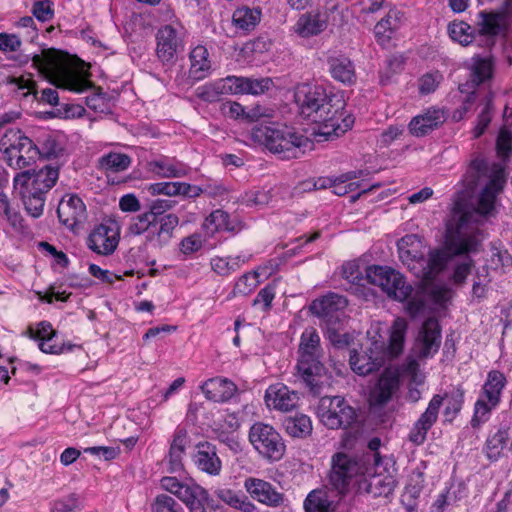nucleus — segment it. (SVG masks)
Returning <instances> with one entry per match:
<instances>
[{
  "label": "nucleus",
  "instance_id": "47",
  "mask_svg": "<svg viewBox=\"0 0 512 512\" xmlns=\"http://www.w3.org/2000/svg\"><path fill=\"white\" fill-rule=\"evenodd\" d=\"M100 166L114 173L126 170L131 164V157L124 153L110 152L99 160Z\"/></svg>",
  "mask_w": 512,
  "mask_h": 512
},
{
  "label": "nucleus",
  "instance_id": "18",
  "mask_svg": "<svg viewBox=\"0 0 512 512\" xmlns=\"http://www.w3.org/2000/svg\"><path fill=\"white\" fill-rule=\"evenodd\" d=\"M381 467L366 466L368 470L363 479L359 481L358 488L360 492H365L377 497H388L391 495L396 486V480L391 474H383L378 471Z\"/></svg>",
  "mask_w": 512,
  "mask_h": 512
},
{
  "label": "nucleus",
  "instance_id": "32",
  "mask_svg": "<svg viewBox=\"0 0 512 512\" xmlns=\"http://www.w3.org/2000/svg\"><path fill=\"white\" fill-rule=\"evenodd\" d=\"M189 442L190 438L187 430L183 427H177L169 448L168 471L170 473H177L183 470L182 458Z\"/></svg>",
  "mask_w": 512,
  "mask_h": 512
},
{
  "label": "nucleus",
  "instance_id": "8",
  "mask_svg": "<svg viewBox=\"0 0 512 512\" xmlns=\"http://www.w3.org/2000/svg\"><path fill=\"white\" fill-rule=\"evenodd\" d=\"M0 151L7 165L23 169L32 165L38 157V145L20 129H8L0 139Z\"/></svg>",
  "mask_w": 512,
  "mask_h": 512
},
{
  "label": "nucleus",
  "instance_id": "33",
  "mask_svg": "<svg viewBox=\"0 0 512 512\" xmlns=\"http://www.w3.org/2000/svg\"><path fill=\"white\" fill-rule=\"evenodd\" d=\"M233 94L260 95L268 91L273 81L271 78L254 79L249 77L231 76Z\"/></svg>",
  "mask_w": 512,
  "mask_h": 512
},
{
  "label": "nucleus",
  "instance_id": "64",
  "mask_svg": "<svg viewBox=\"0 0 512 512\" xmlns=\"http://www.w3.org/2000/svg\"><path fill=\"white\" fill-rule=\"evenodd\" d=\"M442 76L438 73H427L420 78L419 92L421 94H429L436 90Z\"/></svg>",
  "mask_w": 512,
  "mask_h": 512
},
{
  "label": "nucleus",
  "instance_id": "46",
  "mask_svg": "<svg viewBox=\"0 0 512 512\" xmlns=\"http://www.w3.org/2000/svg\"><path fill=\"white\" fill-rule=\"evenodd\" d=\"M331 501L322 489L312 490L304 500L305 512H329Z\"/></svg>",
  "mask_w": 512,
  "mask_h": 512
},
{
  "label": "nucleus",
  "instance_id": "41",
  "mask_svg": "<svg viewBox=\"0 0 512 512\" xmlns=\"http://www.w3.org/2000/svg\"><path fill=\"white\" fill-rule=\"evenodd\" d=\"M399 257L409 268V262L415 263L421 255L419 248L421 247V240L416 234H407L397 242Z\"/></svg>",
  "mask_w": 512,
  "mask_h": 512
},
{
  "label": "nucleus",
  "instance_id": "12",
  "mask_svg": "<svg viewBox=\"0 0 512 512\" xmlns=\"http://www.w3.org/2000/svg\"><path fill=\"white\" fill-rule=\"evenodd\" d=\"M366 280L381 287L389 298L399 302L407 300L413 291L401 273L387 266H368Z\"/></svg>",
  "mask_w": 512,
  "mask_h": 512
},
{
  "label": "nucleus",
  "instance_id": "61",
  "mask_svg": "<svg viewBox=\"0 0 512 512\" xmlns=\"http://www.w3.org/2000/svg\"><path fill=\"white\" fill-rule=\"evenodd\" d=\"M79 506V499L75 493L52 503L51 512H75Z\"/></svg>",
  "mask_w": 512,
  "mask_h": 512
},
{
  "label": "nucleus",
  "instance_id": "16",
  "mask_svg": "<svg viewBox=\"0 0 512 512\" xmlns=\"http://www.w3.org/2000/svg\"><path fill=\"white\" fill-rule=\"evenodd\" d=\"M347 306L345 297L335 293H329L317 298L309 305V311L321 319L326 326L337 325L343 316V309Z\"/></svg>",
  "mask_w": 512,
  "mask_h": 512
},
{
  "label": "nucleus",
  "instance_id": "36",
  "mask_svg": "<svg viewBox=\"0 0 512 512\" xmlns=\"http://www.w3.org/2000/svg\"><path fill=\"white\" fill-rule=\"evenodd\" d=\"M225 94H233L231 76L199 86L196 89V96L202 101L210 103L219 101L220 96Z\"/></svg>",
  "mask_w": 512,
  "mask_h": 512
},
{
  "label": "nucleus",
  "instance_id": "53",
  "mask_svg": "<svg viewBox=\"0 0 512 512\" xmlns=\"http://www.w3.org/2000/svg\"><path fill=\"white\" fill-rule=\"evenodd\" d=\"M227 221L228 213L222 209H217L206 217L203 228L206 230L207 234L214 235L218 231H224Z\"/></svg>",
  "mask_w": 512,
  "mask_h": 512
},
{
  "label": "nucleus",
  "instance_id": "60",
  "mask_svg": "<svg viewBox=\"0 0 512 512\" xmlns=\"http://www.w3.org/2000/svg\"><path fill=\"white\" fill-rule=\"evenodd\" d=\"M497 195L482 190L478 199L477 212L483 216L493 215Z\"/></svg>",
  "mask_w": 512,
  "mask_h": 512
},
{
  "label": "nucleus",
  "instance_id": "35",
  "mask_svg": "<svg viewBox=\"0 0 512 512\" xmlns=\"http://www.w3.org/2000/svg\"><path fill=\"white\" fill-rule=\"evenodd\" d=\"M209 53L205 46H196L189 54L190 68L189 78L193 81H200L206 78L211 71V62L209 60Z\"/></svg>",
  "mask_w": 512,
  "mask_h": 512
},
{
  "label": "nucleus",
  "instance_id": "19",
  "mask_svg": "<svg viewBox=\"0 0 512 512\" xmlns=\"http://www.w3.org/2000/svg\"><path fill=\"white\" fill-rule=\"evenodd\" d=\"M157 56L167 66H173L177 61V55L183 51L184 45L178 31L171 25H165L158 30Z\"/></svg>",
  "mask_w": 512,
  "mask_h": 512
},
{
  "label": "nucleus",
  "instance_id": "22",
  "mask_svg": "<svg viewBox=\"0 0 512 512\" xmlns=\"http://www.w3.org/2000/svg\"><path fill=\"white\" fill-rule=\"evenodd\" d=\"M298 392L290 390L286 385L277 383L270 385L265 392V402L268 407L280 411H290L297 406Z\"/></svg>",
  "mask_w": 512,
  "mask_h": 512
},
{
  "label": "nucleus",
  "instance_id": "5",
  "mask_svg": "<svg viewBox=\"0 0 512 512\" xmlns=\"http://www.w3.org/2000/svg\"><path fill=\"white\" fill-rule=\"evenodd\" d=\"M465 391L461 386L452 388L444 395L435 394L426 410L420 415L409 433V440L415 445H421L426 440L427 432L436 423L439 410L445 401L444 416L452 422L460 413L464 403Z\"/></svg>",
  "mask_w": 512,
  "mask_h": 512
},
{
  "label": "nucleus",
  "instance_id": "30",
  "mask_svg": "<svg viewBox=\"0 0 512 512\" xmlns=\"http://www.w3.org/2000/svg\"><path fill=\"white\" fill-rule=\"evenodd\" d=\"M478 16L480 18V36L486 37L487 46H493L495 43L494 37L506 27L505 14L504 12H487L483 10L478 13Z\"/></svg>",
  "mask_w": 512,
  "mask_h": 512
},
{
  "label": "nucleus",
  "instance_id": "59",
  "mask_svg": "<svg viewBox=\"0 0 512 512\" xmlns=\"http://www.w3.org/2000/svg\"><path fill=\"white\" fill-rule=\"evenodd\" d=\"M63 151L59 143L51 136H47L38 146V156L46 159L57 158Z\"/></svg>",
  "mask_w": 512,
  "mask_h": 512
},
{
  "label": "nucleus",
  "instance_id": "34",
  "mask_svg": "<svg viewBox=\"0 0 512 512\" xmlns=\"http://www.w3.org/2000/svg\"><path fill=\"white\" fill-rule=\"evenodd\" d=\"M295 27L301 37L318 35L327 28V16L319 12H307L299 17Z\"/></svg>",
  "mask_w": 512,
  "mask_h": 512
},
{
  "label": "nucleus",
  "instance_id": "9",
  "mask_svg": "<svg viewBox=\"0 0 512 512\" xmlns=\"http://www.w3.org/2000/svg\"><path fill=\"white\" fill-rule=\"evenodd\" d=\"M58 177V167L50 165H45L39 170H25L15 175L14 191L21 199L46 197V194L56 184Z\"/></svg>",
  "mask_w": 512,
  "mask_h": 512
},
{
  "label": "nucleus",
  "instance_id": "57",
  "mask_svg": "<svg viewBox=\"0 0 512 512\" xmlns=\"http://www.w3.org/2000/svg\"><path fill=\"white\" fill-rule=\"evenodd\" d=\"M32 15L40 22H48L55 15L54 2L52 0H37L32 5Z\"/></svg>",
  "mask_w": 512,
  "mask_h": 512
},
{
  "label": "nucleus",
  "instance_id": "23",
  "mask_svg": "<svg viewBox=\"0 0 512 512\" xmlns=\"http://www.w3.org/2000/svg\"><path fill=\"white\" fill-rule=\"evenodd\" d=\"M349 363L351 369L358 375L366 376L378 371L385 363V353L374 352L373 349L363 353L356 350L350 352Z\"/></svg>",
  "mask_w": 512,
  "mask_h": 512
},
{
  "label": "nucleus",
  "instance_id": "39",
  "mask_svg": "<svg viewBox=\"0 0 512 512\" xmlns=\"http://www.w3.org/2000/svg\"><path fill=\"white\" fill-rule=\"evenodd\" d=\"M282 425L289 436L299 439L309 437L313 430L311 419L305 414L287 416L283 419Z\"/></svg>",
  "mask_w": 512,
  "mask_h": 512
},
{
  "label": "nucleus",
  "instance_id": "56",
  "mask_svg": "<svg viewBox=\"0 0 512 512\" xmlns=\"http://www.w3.org/2000/svg\"><path fill=\"white\" fill-rule=\"evenodd\" d=\"M151 512H184V510L174 498L160 494L151 504Z\"/></svg>",
  "mask_w": 512,
  "mask_h": 512
},
{
  "label": "nucleus",
  "instance_id": "29",
  "mask_svg": "<svg viewBox=\"0 0 512 512\" xmlns=\"http://www.w3.org/2000/svg\"><path fill=\"white\" fill-rule=\"evenodd\" d=\"M444 122V116L441 110L430 108L423 114L412 118L408 127L412 135L423 137L437 129Z\"/></svg>",
  "mask_w": 512,
  "mask_h": 512
},
{
  "label": "nucleus",
  "instance_id": "26",
  "mask_svg": "<svg viewBox=\"0 0 512 512\" xmlns=\"http://www.w3.org/2000/svg\"><path fill=\"white\" fill-rule=\"evenodd\" d=\"M205 397L216 403L228 402L238 391L236 384L227 378L215 377L201 385Z\"/></svg>",
  "mask_w": 512,
  "mask_h": 512
},
{
  "label": "nucleus",
  "instance_id": "54",
  "mask_svg": "<svg viewBox=\"0 0 512 512\" xmlns=\"http://www.w3.org/2000/svg\"><path fill=\"white\" fill-rule=\"evenodd\" d=\"M258 272H248L243 274L235 283L233 288L234 295H248L258 284Z\"/></svg>",
  "mask_w": 512,
  "mask_h": 512
},
{
  "label": "nucleus",
  "instance_id": "28",
  "mask_svg": "<svg viewBox=\"0 0 512 512\" xmlns=\"http://www.w3.org/2000/svg\"><path fill=\"white\" fill-rule=\"evenodd\" d=\"M178 224L179 217L173 213L157 218V222H155L150 236H146V242L158 248L164 247L172 239L174 230Z\"/></svg>",
  "mask_w": 512,
  "mask_h": 512
},
{
  "label": "nucleus",
  "instance_id": "7",
  "mask_svg": "<svg viewBox=\"0 0 512 512\" xmlns=\"http://www.w3.org/2000/svg\"><path fill=\"white\" fill-rule=\"evenodd\" d=\"M486 177H489V181L482 190H487L495 195L502 192L506 183V173L504 168L499 164H493V167L490 169L487 159L481 154H476L470 161L466 173L461 181L464 188L457 191L454 198H457L459 193L463 192L466 200L469 202V198L477 187L479 181Z\"/></svg>",
  "mask_w": 512,
  "mask_h": 512
},
{
  "label": "nucleus",
  "instance_id": "38",
  "mask_svg": "<svg viewBox=\"0 0 512 512\" xmlns=\"http://www.w3.org/2000/svg\"><path fill=\"white\" fill-rule=\"evenodd\" d=\"M507 383L505 375L499 370L488 372L487 379L482 388V396L492 403L498 405L501 400V393Z\"/></svg>",
  "mask_w": 512,
  "mask_h": 512
},
{
  "label": "nucleus",
  "instance_id": "48",
  "mask_svg": "<svg viewBox=\"0 0 512 512\" xmlns=\"http://www.w3.org/2000/svg\"><path fill=\"white\" fill-rule=\"evenodd\" d=\"M250 257L251 256H248L247 258H241L240 256L234 258L216 257L211 260V267L217 274L221 276H228L240 268L241 262L245 263L250 259Z\"/></svg>",
  "mask_w": 512,
  "mask_h": 512
},
{
  "label": "nucleus",
  "instance_id": "24",
  "mask_svg": "<svg viewBox=\"0 0 512 512\" xmlns=\"http://www.w3.org/2000/svg\"><path fill=\"white\" fill-rule=\"evenodd\" d=\"M327 65L329 73L335 81L345 86H352L357 82L355 64L346 55L328 57Z\"/></svg>",
  "mask_w": 512,
  "mask_h": 512
},
{
  "label": "nucleus",
  "instance_id": "17",
  "mask_svg": "<svg viewBox=\"0 0 512 512\" xmlns=\"http://www.w3.org/2000/svg\"><path fill=\"white\" fill-rule=\"evenodd\" d=\"M450 255L440 249L431 250L427 257L423 253L415 263L409 262V270L418 278L433 281L446 268Z\"/></svg>",
  "mask_w": 512,
  "mask_h": 512
},
{
  "label": "nucleus",
  "instance_id": "11",
  "mask_svg": "<svg viewBox=\"0 0 512 512\" xmlns=\"http://www.w3.org/2000/svg\"><path fill=\"white\" fill-rule=\"evenodd\" d=\"M249 441L261 457L276 462L283 458L286 445L280 433L271 425L256 422L249 430Z\"/></svg>",
  "mask_w": 512,
  "mask_h": 512
},
{
  "label": "nucleus",
  "instance_id": "42",
  "mask_svg": "<svg viewBox=\"0 0 512 512\" xmlns=\"http://www.w3.org/2000/svg\"><path fill=\"white\" fill-rule=\"evenodd\" d=\"M407 326V321L404 318L398 317L394 320L389 336L388 351L390 356L396 357L402 352Z\"/></svg>",
  "mask_w": 512,
  "mask_h": 512
},
{
  "label": "nucleus",
  "instance_id": "62",
  "mask_svg": "<svg viewBox=\"0 0 512 512\" xmlns=\"http://www.w3.org/2000/svg\"><path fill=\"white\" fill-rule=\"evenodd\" d=\"M335 326L336 325L327 326L328 340L335 348L342 349L347 347L352 341V337L348 333H340Z\"/></svg>",
  "mask_w": 512,
  "mask_h": 512
},
{
  "label": "nucleus",
  "instance_id": "13",
  "mask_svg": "<svg viewBox=\"0 0 512 512\" xmlns=\"http://www.w3.org/2000/svg\"><path fill=\"white\" fill-rule=\"evenodd\" d=\"M320 421L329 429L347 428L356 419V412L341 396L322 397L317 407Z\"/></svg>",
  "mask_w": 512,
  "mask_h": 512
},
{
  "label": "nucleus",
  "instance_id": "31",
  "mask_svg": "<svg viewBox=\"0 0 512 512\" xmlns=\"http://www.w3.org/2000/svg\"><path fill=\"white\" fill-rule=\"evenodd\" d=\"M421 356L429 357L436 353L441 343V327L436 318L426 319L422 325L421 331Z\"/></svg>",
  "mask_w": 512,
  "mask_h": 512
},
{
  "label": "nucleus",
  "instance_id": "2",
  "mask_svg": "<svg viewBox=\"0 0 512 512\" xmlns=\"http://www.w3.org/2000/svg\"><path fill=\"white\" fill-rule=\"evenodd\" d=\"M44 60L52 74L56 76V86L76 93L92 89V94L86 97V105L95 112L104 113L110 108L111 97L108 93L96 87L93 82L81 72L70 68L63 53L57 49H49L44 53ZM36 64L43 62V57L34 58Z\"/></svg>",
  "mask_w": 512,
  "mask_h": 512
},
{
  "label": "nucleus",
  "instance_id": "50",
  "mask_svg": "<svg viewBox=\"0 0 512 512\" xmlns=\"http://www.w3.org/2000/svg\"><path fill=\"white\" fill-rule=\"evenodd\" d=\"M448 33L453 41L459 42L463 46L469 45L474 40L471 26L463 21L450 23Z\"/></svg>",
  "mask_w": 512,
  "mask_h": 512
},
{
  "label": "nucleus",
  "instance_id": "20",
  "mask_svg": "<svg viewBox=\"0 0 512 512\" xmlns=\"http://www.w3.org/2000/svg\"><path fill=\"white\" fill-rule=\"evenodd\" d=\"M57 216L63 225L74 229L85 221L86 206L78 195H66L59 202Z\"/></svg>",
  "mask_w": 512,
  "mask_h": 512
},
{
  "label": "nucleus",
  "instance_id": "55",
  "mask_svg": "<svg viewBox=\"0 0 512 512\" xmlns=\"http://www.w3.org/2000/svg\"><path fill=\"white\" fill-rule=\"evenodd\" d=\"M342 276L354 286L355 293L360 290L361 282L366 279V275L363 276L360 266L354 261L347 262L342 266Z\"/></svg>",
  "mask_w": 512,
  "mask_h": 512
},
{
  "label": "nucleus",
  "instance_id": "10",
  "mask_svg": "<svg viewBox=\"0 0 512 512\" xmlns=\"http://www.w3.org/2000/svg\"><path fill=\"white\" fill-rule=\"evenodd\" d=\"M469 70L468 80L459 85V91L466 93L467 97L461 107L454 112L453 117L455 119H461L462 116L471 109L472 104L478 98V86L492 80L494 75V61L491 57L475 56L472 58V64Z\"/></svg>",
  "mask_w": 512,
  "mask_h": 512
},
{
  "label": "nucleus",
  "instance_id": "49",
  "mask_svg": "<svg viewBox=\"0 0 512 512\" xmlns=\"http://www.w3.org/2000/svg\"><path fill=\"white\" fill-rule=\"evenodd\" d=\"M154 218L145 211L144 213L137 215L132 218L127 231L129 234L139 236L146 233V236H150L153 227L155 226Z\"/></svg>",
  "mask_w": 512,
  "mask_h": 512
},
{
  "label": "nucleus",
  "instance_id": "3",
  "mask_svg": "<svg viewBox=\"0 0 512 512\" xmlns=\"http://www.w3.org/2000/svg\"><path fill=\"white\" fill-rule=\"evenodd\" d=\"M251 135L255 142L282 160L300 158L313 146L309 137L297 128L279 122L255 125Z\"/></svg>",
  "mask_w": 512,
  "mask_h": 512
},
{
  "label": "nucleus",
  "instance_id": "21",
  "mask_svg": "<svg viewBox=\"0 0 512 512\" xmlns=\"http://www.w3.org/2000/svg\"><path fill=\"white\" fill-rule=\"evenodd\" d=\"M245 488L251 497L271 507L280 506L284 501V495L278 492L271 483L257 478H248Z\"/></svg>",
  "mask_w": 512,
  "mask_h": 512
},
{
  "label": "nucleus",
  "instance_id": "37",
  "mask_svg": "<svg viewBox=\"0 0 512 512\" xmlns=\"http://www.w3.org/2000/svg\"><path fill=\"white\" fill-rule=\"evenodd\" d=\"M261 16L262 11L259 7L242 6L233 12L232 22L237 29L247 33L256 28L260 23Z\"/></svg>",
  "mask_w": 512,
  "mask_h": 512
},
{
  "label": "nucleus",
  "instance_id": "25",
  "mask_svg": "<svg viewBox=\"0 0 512 512\" xmlns=\"http://www.w3.org/2000/svg\"><path fill=\"white\" fill-rule=\"evenodd\" d=\"M194 463L199 470L212 476L218 475L222 468V462L218 457L216 446L207 441L196 445Z\"/></svg>",
  "mask_w": 512,
  "mask_h": 512
},
{
  "label": "nucleus",
  "instance_id": "63",
  "mask_svg": "<svg viewBox=\"0 0 512 512\" xmlns=\"http://www.w3.org/2000/svg\"><path fill=\"white\" fill-rule=\"evenodd\" d=\"M222 111L232 119H248L253 120L256 114L251 115L245 111V108L237 102H225L222 104Z\"/></svg>",
  "mask_w": 512,
  "mask_h": 512
},
{
  "label": "nucleus",
  "instance_id": "6",
  "mask_svg": "<svg viewBox=\"0 0 512 512\" xmlns=\"http://www.w3.org/2000/svg\"><path fill=\"white\" fill-rule=\"evenodd\" d=\"M470 207L473 206L466 200L463 192L454 198L450 219L446 224L447 247L454 255L476 252L478 249L479 241L475 236L463 235V230L468 227L475 216V212Z\"/></svg>",
  "mask_w": 512,
  "mask_h": 512
},
{
  "label": "nucleus",
  "instance_id": "43",
  "mask_svg": "<svg viewBox=\"0 0 512 512\" xmlns=\"http://www.w3.org/2000/svg\"><path fill=\"white\" fill-rule=\"evenodd\" d=\"M152 171L164 178H180L188 174L189 168L180 162H171L168 158L150 163Z\"/></svg>",
  "mask_w": 512,
  "mask_h": 512
},
{
  "label": "nucleus",
  "instance_id": "27",
  "mask_svg": "<svg viewBox=\"0 0 512 512\" xmlns=\"http://www.w3.org/2000/svg\"><path fill=\"white\" fill-rule=\"evenodd\" d=\"M398 388V374L386 369L381 374L375 388L371 391L370 399L372 404L378 407L386 405Z\"/></svg>",
  "mask_w": 512,
  "mask_h": 512
},
{
  "label": "nucleus",
  "instance_id": "15",
  "mask_svg": "<svg viewBox=\"0 0 512 512\" xmlns=\"http://www.w3.org/2000/svg\"><path fill=\"white\" fill-rule=\"evenodd\" d=\"M119 243V227L109 221L94 227L87 238V246L99 255H111Z\"/></svg>",
  "mask_w": 512,
  "mask_h": 512
},
{
  "label": "nucleus",
  "instance_id": "40",
  "mask_svg": "<svg viewBox=\"0 0 512 512\" xmlns=\"http://www.w3.org/2000/svg\"><path fill=\"white\" fill-rule=\"evenodd\" d=\"M493 100L494 93L491 91V89H488L479 103V105L482 106V109L477 117L476 126L472 130L473 137L475 139L481 137L485 133L486 129L492 121L494 112Z\"/></svg>",
  "mask_w": 512,
  "mask_h": 512
},
{
  "label": "nucleus",
  "instance_id": "4",
  "mask_svg": "<svg viewBox=\"0 0 512 512\" xmlns=\"http://www.w3.org/2000/svg\"><path fill=\"white\" fill-rule=\"evenodd\" d=\"M296 364L297 375L313 396L330 384L331 376L322 362L323 349L320 336L314 327H307L301 334Z\"/></svg>",
  "mask_w": 512,
  "mask_h": 512
},
{
  "label": "nucleus",
  "instance_id": "52",
  "mask_svg": "<svg viewBox=\"0 0 512 512\" xmlns=\"http://www.w3.org/2000/svg\"><path fill=\"white\" fill-rule=\"evenodd\" d=\"M497 155L504 161L512 156V131L506 127L500 128L496 138Z\"/></svg>",
  "mask_w": 512,
  "mask_h": 512
},
{
  "label": "nucleus",
  "instance_id": "58",
  "mask_svg": "<svg viewBox=\"0 0 512 512\" xmlns=\"http://www.w3.org/2000/svg\"><path fill=\"white\" fill-rule=\"evenodd\" d=\"M178 498L190 507L198 500H208V492L199 485H186L184 490L179 492Z\"/></svg>",
  "mask_w": 512,
  "mask_h": 512
},
{
  "label": "nucleus",
  "instance_id": "51",
  "mask_svg": "<svg viewBox=\"0 0 512 512\" xmlns=\"http://www.w3.org/2000/svg\"><path fill=\"white\" fill-rule=\"evenodd\" d=\"M497 405H492L491 402L485 399V397H480L475 405H474V414L471 419V426L473 428H478L481 424L485 423L491 414V411L496 408Z\"/></svg>",
  "mask_w": 512,
  "mask_h": 512
},
{
  "label": "nucleus",
  "instance_id": "14",
  "mask_svg": "<svg viewBox=\"0 0 512 512\" xmlns=\"http://www.w3.org/2000/svg\"><path fill=\"white\" fill-rule=\"evenodd\" d=\"M362 460L339 452L332 457V466L329 474V482L331 486L341 494H345L351 481L356 476H363L368 470Z\"/></svg>",
  "mask_w": 512,
  "mask_h": 512
},
{
  "label": "nucleus",
  "instance_id": "44",
  "mask_svg": "<svg viewBox=\"0 0 512 512\" xmlns=\"http://www.w3.org/2000/svg\"><path fill=\"white\" fill-rule=\"evenodd\" d=\"M398 13L390 11L384 18H382L374 27L375 37L377 41L385 45L390 42L392 34L398 29Z\"/></svg>",
  "mask_w": 512,
  "mask_h": 512
},
{
  "label": "nucleus",
  "instance_id": "1",
  "mask_svg": "<svg viewBox=\"0 0 512 512\" xmlns=\"http://www.w3.org/2000/svg\"><path fill=\"white\" fill-rule=\"evenodd\" d=\"M295 102L300 114L320 124L319 133L340 136L352 128L355 118L345 110L346 101L338 94H328L321 85L302 84L296 88Z\"/></svg>",
  "mask_w": 512,
  "mask_h": 512
},
{
  "label": "nucleus",
  "instance_id": "45",
  "mask_svg": "<svg viewBox=\"0 0 512 512\" xmlns=\"http://www.w3.org/2000/svg\"><path fill=\"white\" fill-rule=\"evenodd\" d=\"M509 435L506 429H499L496 433L489 436L485 443V455L487 458L494 462L499 459L505 448Z\"/></svg>",
  "mask_w": 512,
  "mask_h": 512
}]
</instances>
